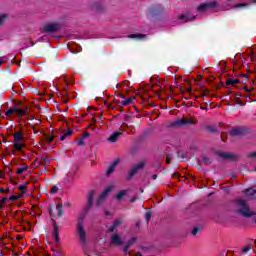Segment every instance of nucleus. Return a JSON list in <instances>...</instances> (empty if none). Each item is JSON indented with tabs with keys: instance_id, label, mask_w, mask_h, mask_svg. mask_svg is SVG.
<instances>
[{
	"instance_id": "f257e3e1",
	"label": "nucleus",
	"mask_w": 256,
	"mask_h": 256,
	"mask_svg": "<svg viewBox=\"0 0 256 256\" xmlns=\"http://www.w3.org/2000/svg\"><path fill=\"white\" fill-rule=\"evenodd\" d=\"M237 213L239 215H242V217H246L249 219V217H253L256 215V212H253L249 209V205H247V202L244 199H237L235 200Z\"/></svg>"
},
{
	"instance_id": "f03ea898",
	"label": "nucleus",
	"mask_w": 256,
	"mask_h": 256,
	"mask_svg": "<svg viewBox=\"0 0 256 256\" xmlns=\"http://www.w3.org/2000/svg\"><path fill=\"white\" fill-rule=\"evenodd\" d=\"M86 206L83 209L84 215H87L89 213L90 209H93V205H95V190L88 191L86 195Z\"/></svg>"
},
{
	"instance_id": "7ed1b4c3",
	"label": "nucleus",
	"mask_w": 256,
	"mask_h": 256,
	"mask_svg": "<svg viewBox=\"0 0 256 256\" xmlns=\"http://www.w3.org/2000/svg\"><path fill=\"white\" fill-rule=\"evenodd\" d=\"M187 125H195V121L189 118L177 119L174 122H170L168 127L177 128V127H185Z\"/></svg>"
},
{
	"instance_id": "20e7f679",
	"label": "nucleus",
	"mask_w": 256,
	"mask_h": 256,
	"mask_svg": "<svg viewBox=\"0 0 256 256\" xmlns=\"http://www.w3.org/2000/svg\"><path fill=\"white\" fill-rule=\"evenodd\" d=\"M76 229H77V233L79 235L80 243L82 245H87V233L85 232V229L83 228V220L78 221Z\"/></svg>"
},
{
	"instance_id": "39448f33",
	"label": "nucleus",
	"mask_w": 256,
	"mask_h": 256,
	"mask_svg": "<svg viewBox=\"0 0 256 256\" xmlns=\"http://www.w3.org/2000/svg\"><path fill=\"white\" fill-rule=\"evenodd\" d=\"M111 191H113V187L108 186L107 188L104 189V191H102L100 193L98 199L96 200L97 207H101V205H103V201H105V199H107V195H109V193H111Z\"/></svg>"
},
{
	"instance_id": "423d86ee",
	"label": "nucleus",
	"mask_w": 256,
	"mask_h": 256,
	"mask_svg": "<svg viewBox=\"0 0 256 256\" xmlns=\"http://www.w3.org/2000/svg\"><path fill=\"white\" fill-rule=\"evenodd\" d=\"M143 167H145V161H140L138 164L134 165L128 172V180L133 179Z\"/></svg>"
},
{
	"instance_id": "0eeeda50",
	"label": "nucleus",
	"mask_w": 256,
	"mask_h": 256,
	"mask_svg": "<svg viewBox=\"0 0 256 256\" xmlns=\"http://www.w3.org/2000/svg\"><path fill=\"white\" fill-rule=\"evenodd\" d=\"M218 3L213 2H205L197 6L196 11L199 13H204V11H209V9H214V7H217Z\"/></svg>"
},
{
	"instance_id": "6e6552de",
	"label": "nucleus",
	"mask_w": 256,
	"mask_h": 256,
	"mask_svg": "<svg viewBox=\"0 0 256 256\" xmlns=\"http://www.w3.org/2000/svg\"><path fill=\"white\" fill-rule=\"evenodd\" d=\"M215 154L218 155V157H221L222 159H224L225 161H237L238 159V156L233 153L216 151Z\"/></svg>"
},
{
	"instance_id": "1a4fd4ad",
	"label": "nucleus",
	"mask_w": 256,
	"mask_h": 256,
	"mask_svg": "<svg viewBox=\"0 0 256 256\" xmlns=\"http://www.w3.org/2000/svg\"><path fill=\"white\" fill-rule=\"evenodd\" d=\"M59 29H61V24L49 23L44 26L43 31L45 33H56V31H59Z\"/></svg>"
},
{
	"instance_id": "9d476101",
	"label": "nucleus",
	"mask_w": 256,
	"mask_h": 256,
	"mask_svg": "<svg viewBox=\"0 0 256 256\" xmlns=\"http://www.w3.org/2000/svg\"><path fill=\"white\" fill-rule=\"evenodd\" d=\"M53 232L52 237L56 243H59L61 241V238H59V225H57V221L55 219H51Z\"/></svg>"
},
{
	"instance_id": "9b49d317",
	"label": "nucleus",
	"mask_w": 256,
	"mask_h": 256,
	"mask_svg": "<svg viewBox=\"0 0 256 256\" xmlns=\"http://www.w3.org/2000/svg\"><path fill=\"white\" fill-rule=\"evenodd\" d=\"M149 13H150V15H152V16L161 15V13H163V6H161V5H159V4L152 5V6L149 8Z\"/></svg>"
},
{
	"instance_id": "f8f14e48",
	"label": "nucleus",
	"mask_w": 256,
	"mask_h": 256,
	"mask_svg": "<svg viewBox=\"0 0 256 256\" xmlns=\"http://www.w3.org/2000/svg\"><path fill=\"white\" fill-rule=\"evenodd\" d=\"M53 217H57L58 219L65 217V208H63V204H56V213L53 215Z\"/></svg>"
},
{
	"instance_id": "ddd939ff",
	"label": "nucleus",
	"mask_w": 256,
	"mask_h": 256,
	"mask_svg": "<svg viewBox=\"0 0 256 256\" xmlns=\"http://www.w3.org/2000/svg\"><path fill=\"white\" fill-rule=\"evenodd\" d=\"M245 133V129L241 127H234L230 130L229 135L232 137H240V135H243Z\"/></svg>"
},
{
	"instance_id": "4468645a",
	"label": "nucleus",
	"mask_w": 256,
	"mask_h": 256,
	"mask_svg": "<svg viewBox=\"0 0 256 256\" xmlns=\"http://www.w3.org/2000/svg\"><path fill=\"white\" fill-rule=\"evenodd\" d=\"M110 243H112V245H116V247H119L123 245V240L121 237H119V234H113L110 238Z\"/></svg>"
},
{
	"instance_id": "2eb2a0df",
	"label": "nucleus",
	"mask_w": 256,
	"mask_h": 256,
	"mask_svg": "<svg viewBox=\"0 0 256 256\" xmlns=\"http://www.w3.org/2000/svg\"><path fill=\"white\" fill-rule=\"evenodd\" d=\"M178 19L180 21H183V23H189V21H193L194 19H196V16H191L190 13H186L179 15Z\"/></svg>"
},
{
	"instance_id": "dca6fc26",
	"label": "nucleus",
	"mask_w": 256,
	"mask_h": 256,
	"mask_svg": "<svg viewBox=\"0 0 256 256\" xmlns=\"http://www.w3.org/2000/svg\"><path fill=\"white\" fill-rule=\"evenodd\" d=\"M121 135H123V132H121V131L113 132L112 135H110V137L108 138V141L110 143H117V141L119 140V137H121Z\"/></svg>"
},
{
	"instance_id": "f3484780",
	"label": "nucleus",
	"mask_w": 256,
	"mask_h": 256,
	"mask_svg": "<svg viewBox=\"0 0 256 256\" xmlns=\"http://www.w3.org/2000/svg\"><path fill=\"white\" fill-rule=\"evenodd\" d=\"M119 159L114 160L110 166L108 167L107 171H106V175H111L113 174V172L115 171V167H117L119 165Z\"/></svg>"
},
{
	"instance_id": "a211bd4d",
	"label": "nucleus",
	"mask_w": 256,
	"mask_h": 256,
	"mask_svg": "<svg viewBox=\"0 0 256 256\" xmlns=\"http://www.w3.org/2000/svg\"><path fill=\"white\" fill-rule=\"evenodd\" d=\"M13 137H14V143H21L25 141V137L23 136V132L21 131L14 133Z\"/></svg>"
},
{
	"instance_id": "6ab92c4d",
	"label": "nucleus",
	"mask_w": 256,
	"mask_h": 256,
	"mask_svg": "<svg viewBox=\"0 0 256 256\" xmlns=\"http://www.w3.org/2000/svg\"><path fill=\"white\" fill-rule=\"evenodd\" d=\"M120 225H123L122 219H117L116 221H114L108 229L109 233H113V231H115V229H117V227H119Z\"/></svg>"
},
{
	"instance_id": "aec40b11",
	"label": "nucleus",
	"mask_w": 256,
	"mask_h": 256,
	"mask_svg": "<svg viewBox=\"0 0 256 256\" xmlns=\"http://www.w3.org/2000/svg\"><path fill=\"white\" fill-rule=\"evenodd\" d=\"M244 193H245L246 197L253 199V197H255V195H256V190L253 188H247L246 190H244Z\"/></svg>"
},
{
	"instance_id": "412c9836",
	"label": "nucleus",
	"mask_w": 256,
	"mask_h": 256,
	"mask_svg": "<svg viewBox=\"0 0 256 256\" xmlns=\"http://www.w3.org/2000/svg\"><path fill=\"white\" fill-rule=\"evenodd\" d=\"M23 147H25V143H23V142H14L13 151H23Z\"/></svg>"
},
{
	"instance_id": "4be33fe9",
	"label": "nucleus",
	"mask_w": 256,
	"mask_h": 256,
	"mask_svg": "<svg viewBox=\"0 0 256 256\" xmlns=\"http://www.w3.org/2000/svg\"><path fill=\"white\" fill-rule=\"evenodd\" d=\"M146 37H147V35L139 34V33H137V34H129L127 36L128 39H145Z\"/></svg>"
},
{
	"instance_id": "5701e85b",
	"label": "nucleus",
	"mask_w": 256,
	"mask_h": 256,
	"mask_svg": "<svg viewBox=\"0 0 256 256\" xmlns=\"http://www.w3.org/2000/svg\"><path fill=\"white\" fill-rule=\"evenodd\" d=\"M133 99H135V97H129V98H126L125 100L119 102L118 103L120 105H123L124 107H127V105H131V103H133Z\"/></svg>"
},
{
	"instance_id": "b1692460",
	"label": "nucleus",
	"mask_w": 256,
	"mask_h": 256,
	"mask_svg": "<svg viewBox=\"0 0 256 256\" xmlns=\"http://www.w3.org/2000/svg\"><path fill=\"white\" fill-rule=\"evenodd\" d=\"M201 159H202V162L204 163V165H211V163H213V159H211V157H209L207 155H202Z\"/></svg>"
},
{
	"instance_id": "393cba45",
	"label": "nucleus",
	"mask_w": 256,
	"mask_h": 256,
	"mask_svg": "<svg viewBox=\"0 0 256 256\" xmlns=\"http://www.w3.org/2000/svg\"><path fill=\"white\" fill-rule=\"evenodd\" d=\"M237 83H240L239 79H231V78H228L226 80V85L227 86H232V87H235V85H237Z\"/></svg>"
},
{
	"instance_id": "a878e982",
	"label": "nucleus",
	"mask_w": 256,
	"mask_h": 256,
	"mask_svg": "<svg viewBox=\"0 0 256 256\" xmlns=\"http://www.w3.org/2000/svg\"><path fill=\"white\" fill-rule=\"evenodd\" d=\"M17 111H19V108L12 107L6 111L5 115L6 117H11L14 113H17Z\"/></svg>"
},
{
	"instance_id": "bb28decb",
	"label": "nucleus",
	"mask_w": 256,
	"mask_h": 256,
	"mask_svg": "<svg viewBox=\"0 0 256 256\" xmlns=\"http://www.w3.org/2000/svg\"><path fill=\"white\" fill-rule=\"evenodd\" d=\"M40 161H41L46 167H48V165H50V163H51V159H49V156H42V157H40Z\"/></svg>"
},
{
	"instance_id": "cd10ccee",
	"label": "nucleus",
	"mask_w": 256,
	"mask_h": 256,
	"mask_svg": "<svg viewBox=\"0 0 256 256\" xmlns=\"http://www.w3.org/2000/svg\"><path fill=\"white\" fill-rule=\"evenodd\" d=\"M126 195H127V191L121 190L116 194V199H118V201H121V199H123V197Z\"/></svg>"
},
{
	"instance_id": "c85d7f7f",
	"label": "nucleus",
	"mask_w": 256,
	"mask_h": 256,
	"mask_svg": "<svg viewBox=\"0 0 256 256\" xmlns=\"http://www.w3.org/2000/svg\"><path fill=\"white\" fill-rule=\"evenodd\" d=\"M16 114L21 119V117H23L24 115H27V107H25L24 109L18 108V111L16 112Z\"/></svg>"
},
{
	"instance_id": "c756f323",
	"label": "nucleus",
	"mask_w": 256,
	"mask_h": 256,
	"mask_svg": "<svg viewBox=\"0 0 256 256\" xmlns=\"http://www.w3.org/2000/svg\"><path fill=\"white\" fill-rule=\"evenodd\" d=\"M55 137H57V136L54 134H51V135L45 134L44 135V138L47 141V143H53V139H55Z\"/></svg>"
},
{
	"instance_id": "7c9ffc66",
	"label": "nucleus",
	"mask_w": 256,
	"mask_h": 256,
	"mask_svg": "<svg viewBox=\"0 0 256 256\" xmlns=\"http://www.w3.org/2000/svg\"><path fill=\"white\" fill-rule=\"evenodd\" d=\"M27 169H29V166L28 165H25L24 167L22 168H18L16 170V173L17 175H23L25 173V171H27Z\"/></svg>"
},
{
	"instance_id": "2f4dec72",
	"label": "nucleus",
	"mask_w": 256,
	"mask_h": 256,
	"mask_svg": "<svg viewBox=\"0 0 256 256\" xmlns=\"http://www.w3.org/2000/svg\"><path fill=\"white\" fill-rule=\"evenodd\" d=\"M18 189L20 190L21 195H25V193H27L26 185H20V186H18Z\"/></svg>"
},
{
	"instance_id": "473e14b6",
	"label": "nucleus",
	"mask_w": 256,
	"mask_h": 256,
	"mask_svg": "<svg viewBox=\"0 0 256 256\" xmlns=\"http://www.w3.org/2000/svg\"><path fill=\"white\" fill-rule=\"evenodd\" d=\"M241 97H243V94H235V101L237 105H242Z\"/></svg>"
},
{
	"instance_id": "72a5a7b5",
	"label": "nucleus",
	"mask_w": 256,
	"mask_h": 256,
	"mask_svg": "<svg viewBox=\"0 0 256 256\" xmlns=\"http://www.w3.org/2000/svg\"><path fill=\"white\" fill-rule=\"evenodd\" d=\"M205 129L210 133H217V128H215V126H206Z\"/></svg>"
},
{
	"instance_id": "f704fd0d",
	"label": "nucleus",
	"mask_w": 256,
	"mask_h": 256,
	"mask_svg": "<svg viewBox=\"0 0 256 256\" xmlns=\"http://www.w3.org/2000/svg\"><path fill=\"white\" fill-rule=\"evenodd\" d=\"M6 21H7V15L6 14L0 15V27L1 25H4Z\"/></svg>"
},
{
	"instance_id": "c9c22d12",
	"label": "nucleus",
	"mask_w": 256,
	"mask_h": 256,
	"mask_svg": "<svg viewBox=\"0 0 256 256\" xmlns=\"http://www.w3.org/2000/svg\"><path fill=\"white\" fill-rule=\"evenodd\" d=\"M248 159H256V151L247 154Z\"/></svg>"
},
{
	"instance_id": "e433bc0d",
	"label": "nucleus",
	"mask_w": 256,
	"mask_h": 256,
	"mask_svg": "<svg viewBox=\"0 0 256 256\" xmlns=\"http://www.w3.org/2000/svg\"><path fill=\"white\" fill-rule=\"evenodd\" d=\"M200 231H201V228L195 227V228L191 231V235L195 236V235H197V233H199Z\"/></svg>"
},
{
	"instance_id": "4c0bfd02",
	"label": "nucleus",
	"mask_w": 256,
	"mask_h": 256,
	"mask_svg": "<svg viewBox=\"0 0 256 256\" xmlns=\"http://www.w3.org/2000/svg\"><path fill=\"white\" fill-rule=\"evenodd\" d=\"M70 135H73V130H68V131H66L64 134H63V136H64V138L65 139H67L68 137H70Z\"/></svg>"
},
{
	"instance_id": "58836bf2",
	"label": "nucleus",
	"mask_w": 256,
	"mask_h": 256,
	"mask_svg": "<svg viewBox=\"0 0 256 256\" xmlns=\"http://www.w3.org/2000/svg\"><path fill=\"white\" fill-rule=\"evenodd\" d=\"M78 145L80 147H85V138L81 137L79 140H78Z\"/></svg>"
},
{
	"instance_id": "ea45409f",
	"label": "nucleus",
	"mask_w": 256,
	"mask_h": 256,
	"mask_svg": "<svg viewBox=\"0 0 256 256\" xmlns=\"http://www.w3.org/2000/svg\"><path fill=\"white\" fill-rule=\"evenodd\" d=\"M145 219H146V223H149V221H151V212L150 211L146 212Z\"/></svg>"
},
{
	"instance_id": "a19ab883",
	"label": "nucleus",
	"mask_w": 256,
	"mask_h": 256,
	"mask_svg": "<svg viewBox=\"0 0 256 256\" xmlns=\"http://www.w3.org/2000/svg\"><path fill=\"white\" fill-rule=\"evenodd\" d=\"M58 191H59V187L53 186L52 189L50 190V193L52 195H55V193H58Z\"/></svg>"
},
{
	"instance_id": "79ce46f5",
	"label": "nucleus",
	"mask_w": 256,
	"mask_h": 256,
	"mask_svg": "<svg viewBox=\"0 0 256 256\" xmlns=\"http://www.w3.org/2000/svg\"><path fill=\"white\" fill-rule=\"evenodd\" d=\"M248 6H249V4H247V3H238V4L235 5V8L239 9L241 7H248Z\"/></svg>"
},
{
	"instance_id": "37998d69",
	"label": "nucleus",
	"mask_w": 256,
	"mask_h": 256,
	"mask_svg": "<svg viewBox=\"0 0 256 256\" xmlns=\"http://www.w3.org/2000/svg\"><path fill=\"white\" fill-rule=\"evenodd\" d=\"M251 246H246V247H244L243 249H242V252L243 253H249V251H251Z\"/></svg>"
},
{
	"instance_id": "c03bdc74",
	"label": "nucleus",
	"mask_w": 256,
	"mask_h": 256,
	"mask_svg": "<svg viewBox=\"0 0 256 256\" xmlns=\"http://www.w3.org/2000/svg\"><path fill=\"white\" fill-rule=\"evenodd\" d=\"M7 201H9L8 197H3L0 199V203H2L3 205H5V203H7Z\"/></svg>"
},
{
	"instance_id": "a18cd8bd",
	"label": "nucleus",
	"mask_w": 256,
	"mask_h": 256,
	"mask_svg": "<svg viewBox=\"0 0 256 256\" xmlns=\"http://www.w3.org/2000/svg\"><path fill=\"white\" fill-rule=\"evenodd\" d=\"M11 201H19V196L12 195L9 197Z\"/></svg>"
},
{
	"instance_id": "49530a36",
	"label": "nucleus",
	"mask_w": 256,
	"mask_h": 256,
	"mask_svg": "<svg viewBox=\"0 0 256 256\" xmlns=\"http://www.w3.org/2000/svg\"><path fill=\"white\" fill-rule=\"evenodd\" d=\"M87 137H91V133L85 132V133L82 135V139H87Z\"/></svg>"
},
{
	"instance_id": "de8ad7c7",
	"label": "nucleus",
	"mask_w": 256,
	"mask_h": 256,
	"mask_svg": "<svg viewBox=\"0 0 256 256\" xmlns=\"http://www.w3.org/2000/svg\"><path fill=\"white\" fill-rule=\"evenodd\" d=\"M166 163L167 165L171 164V155L169 154L166 156Z\"/></svg>"
},
{
	"instance_id": "09e8293b",
	"label": "nucleus",
	"mask_w": 256,
	"mask_h": 256,
	"mask_svg": "<svg viewBox=\"0 0 256 256\" xmlns=\"http://www.w3.org/2000/svg\"><path fill=\"white\" fill-rule=\"evenodd\" d=\"M9 188L5 189V188H1L0 189V193H9Z\"/></svg>"
},
{
	"instance_id": "8fccbe9b",
	"label": "nucleus",
	"mask_w": 256,
	"mask_h": 256,
	"mask_svg": "<svg viewBox=\"0 0 256 256\" xmlns=\"http://www.w3.org/2000/svg\"><path fill=\"white\" fill-rule=\"evenodd\" d=\"M137 201V196H134L130 199V203H135Z\"/></svg>"
},
{
	"instance_id": "3c124183",
	"label": "nucleus",
	"mask_w": 256,
	"mask_h": 256,
	"mask_svg": "<svg viewBox=\"0 0 256 256\" xmlns=\"http://www.w3.org/2000/svg\"><path fill=\"white\" fill-rule=\"evenodd\" d=\"M6 171H7V173H8L9 175H11V174L13 173V170H11L10 167H7V168H6Z\"/></svg>"
},
{
	"instance_id": "603ef678",
	"label": "nucleus",
	"mask_w": 256,
	"mask_h": 256,
	"mask_svg": "<svg viewBox=\"0 0 256 256\" xmlns=\"http://www.w3.org/2000/svg\"><path fill=\"white\" fill-rule=\"evenodd\" d=\"M34 165H35L36 167H40L41 162H39V161L35 160V161H34Z\"/></svg>"
},
{
	"instance_id": "864d4df0",
	"label": "nucleus",
	"mask_w": 256,
	"mask_h": 256,
	"mask_svg": "<svg viewBox=\"0 0 256 256\" xmlns=\"http://www.w3.org/2000/svg\"><path fill=\"white\" fill-rule=\"evenodd\" d=\"M244 91H246V93H251V90H249V88L247 87H243Z\"/></svg>"
},
{
	"instance_id": "5fc2aeb1",
	"label": "nucleus",
	"mask_w": 256,
	"mask_h": 256,
	"mask_svg": "<svg viewBox=\"0 0 256 256\" xmlns=\"http://www.w3.org/2000/svg\"><path fill=\"white\" fill-rule=\"evenodd\" d=\"M49 214L51 217H53V208H49Z\"/></svg>"
},
{
	"instance_id": "6e6d98bb",
	"label": "nucleus",
	"mask_w": 256,
	"mask_h": 256,
	"mask_svg": "<svg viewBox=\"0 0 256 256\" xmlns=\"http://www.w3.org/2000/svg\"><path fill=\"white\" fill-rule=\"evenodd\" d=\"M65 136L62 134L61 137H60V141H65Z\"/></svg>"
},
{
	"instance_id": "4d7b16f0",
	"label": "nucleus",
	"mask_w": 256,
	"mask_h": 256,
	"mask_svg": "<svg viewBox=\"0 0 256 256\" xmlns=\"http://www.w3.org/2000/svg\"><path fill=\"white\" fill-rule=\"evenodd\" d=\"M0 179H5V176L3 175V172H0Z\"/></svg>"
},
{
	"instance_id": "13d9d810",
	"label": "nucleus",
	"mask_w": 256,
	"mask_h": 256,
	"mask_svg": "<svg viewBox=\"0 0 256 256\" xmlns=\"http://www.w3.org/2000/svg\"><path fill=\"white\" fill-rule=\"evenodd\" d=\"M64 205H65V207H71V203H69V202H66Z\"/></svg>"
},
{
	"instance_id": "bf43d9fd",
	"label": "nucleus",
	"mask_w": 256,
	"mask_h": 256,
	"mask_svg": "<svg viewBox=\"0 0 256 256\" xmlns=\"http://www.w3.org/2000/svg\"><path fill=\"white\" fill-rule=\"evenodd\" d=\"M30 47H35V42H30Z\"/></svg>"
},
{
	"instance_id": "052dcab7",
	"label": "nucleus",
	"mask_w": 256,
	"mask_h": 256,
	"mask_svg": "<svg viewBox=\"0 0 256 256\" xmlns=\"http://www.w3.org/2000/svg\"><path fill=\"white\" fill-rule=\"evenodd\" d=\"M152 179H157V174L152 175Z\"/></svg>"
},
{
	"instance_id": "680f3d73",
	"label": "nucleus",
	"mask_w": 256,
	"mask_h": 256,
	"mask_svg": "<svg viewBox=\"0 0 256 256\" xmlns=\"http://www.w3.org/2000/svg\"><path fill=\"white\" fill-rule=\"evenodd\" d=\"M202 111H207V107H201Z\"/></svg>"
},
{
	"instance_id": "e2e57ef3",
	"label": "nucleus",
	"mask_w": 256,
	"mask_h": 256,
	"mask_svg": "<svg viewBox=\"0 0 256 256\" xmlns=\"http://www.w3.org/2000/svg\"><path fill=\"white\" fill-rule=\"evenodd\" d=\"M62 95L63 97H67V92H64Z\"/></svg>"
},
{
	"instance_id": "0e129e2a",
	"label": "nucleus",
	"mask_w": 256,
	"mask_h": 256,
	"mask_svg": "<svg viewBox=\"0 0 256 256\" xmlns=\"http://www.w3.org/2000/svg\"><path fill=\"white\" fill-rule=\"evenodd\" d=\"M136 256H141V252H137V253H136Z\"/></svg>"
},
{
	"instance_id": "69168bd1",
	"label": "nucleus",
	"mask_w": 256,
	"mask_h": 256,
	"mask_svg": "<svg viewBox=\"0 0 256 256\" xmlns=\"http://www.w3.org/2000/svg\"><path fill=\"white\" fill-rule=\"evenodd\" d=\"M200 97H207V94H202L200 95Z\"/></svg>"
},
{
	"instance_id": "338daca9",
	"label": "nucleus",
	"mask_w": 256,
	"mask_h": 256,
	"mask_svg": "<svg viewBox=\"0 0 256 256\" xmlns=\"http://www.w3.org/2000/svg\"><path fill=\"white\" fill-rule=\"evenodd\" d=\"M250 3H256V0H250Z\"/></svg>"
},
{
	"instance_id": "774afa93",
	"label": "nucleus",
	"mask_w": 256,
	"mask_h": 256,
	"mask_svg": "<svg viewBox=\"0 0 256 256\" xmlns=\"http://www.w3.org/2000/svg\"><path fill=\"white\" fill-rule=\"evenodd\" d=\"M132 151H135V152H137V148H132Z\"/></svg>"
}]
</instances>
